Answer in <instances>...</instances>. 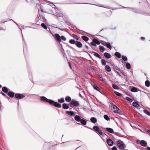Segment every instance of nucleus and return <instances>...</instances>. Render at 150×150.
<instances>
[{"mask_svg":"<svg viewBox=\"0 0 150 150\" xmlns=\"http://www.w3.org/2000/svg\"><path fill=\"white\" fill-rule=\"evenodd\" d=\"M40 100L42 102L47 103L50 105H53L57 108H60L61 107V104L59 103L54 101L53 100L49 99L44 96L40 97Z\"/></svg>","mask_w":150,"mask_h":150,"instance_id":"1","label":"nucleus"},{"mask_svg":"<svg viewBox=\"0 0 150 150\" xmlns=\"http://www.w3.org/2000/svg\"><path fill=\"white\" fill-rule=\"evenodd\" d=\"M117 145L120 149H123L125 148L126 146L124 142L120 140H117L116 142Z\"/></svg>","mask_w":150,"mask_h":150,"instance_id":"2","label":"nucleus"},{"mask_svg":"<svg viewBox=\"0 0 150 150\" xmlns=\"http://www.w3.org/2000/svg\"><path fill=\"white\" fill-rule=\"evenodd\" d=\"M111 108H112V110H113V112L115 113H119L121 112L120 110L115 105L113 104L112 103V104L111 105Z\"/></svg>","mask_w":150,"mask_h":150,"instance_id":"3","label":"nucleus"},{"mask_svg":"<svg viewBox=\"0 0 150 150\" xmlns=\"http://www.w3.org/2000/svg\"><path fill=\"white\" fill-rule=\"evenodd\" d=\"M136 143L138 144H140L142 146L146 147L147 146V143L144 140H139L137 139L136 141Z\"/></svg>","mask_w":150,"mask_h":150,"instance_id":"4","label":"nucleus"},{"mask_svg":"<svg viewBox=\"0 0 150 150\" xmlns=\"http://www.w3.org/2000/svg\"><path fill=\"white\" fill-rule=\"evenodd\" d=\"M69 105H72L74 106L77 107L79 105V103L78 101H76L74 100H72L71 101Z\"/></svg>","mask_w":150,"mask_h":150,"instance_id":"5","label":"nucleus"},{"mask_svg":"<svg viewBox=\"0 0 150 150\" xmlns=\"http://www.w3.org/2000/svg\"><path fill=\"white\" fill-rule=\"evenodd\" d=\"M25 96L23 94L20 93H16L15 95V97L18 99H22L24 98Z\"/></svg>","mask_w":150,"mask_h":150,"instance_id":"6","label":"nucleus"},{"mask_svg":"<svg viewBox=\"0 0 150 150\" xmlns=\"http://www.w3.org/2000/svg\"><path fill=\"white\" fill-rule=\"evenodd\" d=\"M66 113L68 115H70L71 116H75L76 112L73 111H67L66 112Z\"/></svg>","mask_w":150,"mask_h":150,"instance_id":"7","label":"nucleus"},{"mask_svg":"<svg viewBox=\"0 0 150 150\" xmlns=\"http://www.w3.org/2000/svg\"><path fill=\"white\" fill-rule=\"evenodd\" d=\"M88 52L90 53L93 54L95 56L98 58L99 59H101L100 56L98 53L92 51H88Z\"/></svg>","mask_w":150,"mask_h":150,"instance_id":"8","label":"nucleus"},{"mask_svg":"<svg viewBox=\"0 0 150 150\" xmlns=\"http://www.w3.org/2000/svg\"><path fill=\"white\" fill-rule=\"evenodd\" d=\"M107 142L110 146H112L114 144L113 142L110 139H108L107 140Z\"/></svg>","mask_w":150,"mask_h":150,"instance_id":"9","label":"nucleus"},{"mask_svg":"<svg viewBox=\"0 0 150 150\" xmlns=\"http://www.w3.org/2000/svg\"><path fill=\"white\" fill-rule=\"evenodd\" d=\"M93 4L94 5H95L97 6H99V7H104V8H108V9H110V8H111L110 7H109V6H107L104 5H103L102 4Z\"/></svg>","mask_w":150,"mask_h":150,"instance_id":"10","label":"nucleus"},{"mask_svg":"<svg viewBox=\"0 0 150 150\" xmlns=\"http://www.w3.org/2000/svg\"><path fill=\"white\" fill-rule=\"evenodd\" d=\"M133 106L137 109H140V106L136 102H134L132 103Z\"/></svg>","mask_w":150,"mask_h":150,"instance_id":"11","label":"nucleus"},{"mask_svg":"<svg viewBox=\"0 0 150 150\" xmlns=\"http://www.w3.org/2000/svg\"><path fill=\"white\" fill-rule=\"evenodd\" d=\"M56 39L59 42H61V37L58 34H55L54 35Z\"/></svg>","mask_w":150,"mask_h":150,"instance_id":"12","label":"nucleus"},{"mask_svg":"<svg viewBox=\"0 0 150 150\" xmlns=\"http://www.w3.org/2000/svg\"><path fill=\"white\" fill-rule=\"evenodd\" d=\"M75 45L76 46L79 48H81L82 46V44L81 43L78 41H76V43Z\"/></svg>","mask_w":150,"mask_h":150,"instance_id":"13","label":"nucleus"},{"mask_svg":"<svg viewBox=\"0 0 150 150\" xmlns=\"http://www.w3.org/2000/svg\"><path fill=\"white\" fill-rule=\"evenodd\" d=\"M74 118L75 120L78 122H80L81 119L79 115H76L74 117Z\"/></svg>","mask_w":150,"mask_h":150,"instance_id":"14","label":"nucleus"},{"mask_svg":"<svg viewBox=\"0 0 150 150\" xmlns=\"http://www.w3.org/2000/svg\"><path fill=\"white\" fill-rule=\"evenodd\" d=\"M131 91L133 92H136L140 91L135 87H133L131 89Z\"/></svg>","mask_w":150,"mask_h":150,"instance_id":"15","label":"nucleus"},{"mask_svg":"<svg viewBox=\"0 0 150 150\" xmlns=\"http://www.w3.org/2000/svg\"><path fill=\"white\" fill-rule=\"evenodd\" d=\"M106 130L108 132L111 133H114V132L113 129L109 127H107L106 128Z\"/></svg>","mask_w":150,"mask_h":150,"instance_id":"16","label":"nucleus"},{"mask_svg":"<svg viewBox=\"0 0 150 150\" xmlns=\"http://www.w3.org/2000/svg\"><path fill=\"white\" fill-rule=\"evenodd\" d=\"M62 108L64 109H67L69 108V106L68 104L64 103L62 104Z\"/></svg>","mask_w":150,"mask_h":150,"instance_id":"17","label":"nucleus"},{"mask_svg":"<svg viewBox=\"0 0 150 150\" xmlns=\"http://www.w3.org/2000/svg\"><path fill=\"white\" fill-rule=\"evenodd\" d=\"M93 88L94 89L96 90L97 91H99L100 92V93H101V92L100 91V89L96 85H94L93 86Z\"/></svg>","mask_w":150,"mask_h":150,"instance_id":"18","label":"nucleus"},{"mask_svg":"<svg viewBox=\"0 0 150 150\" xmlns=\"http://www.w3.org/2000/svg\"><path fill=\"white\" fill-rule=\"evenodd\" d=\"M105 69L108 72H110L111 71V68L108 65H106L105 67Z\"/></svg>","mask_w":150,"mask_h":150,"instance_id":"19","label":"nucleus"},{"mask_svg":"<svg viewBox=\"0 0 150 150\" xmlns=\"http://www.w3.org/2000/svg\"><path fill=\"white\" fill-rule=\"evenodd\" d=\"M104 55L107 59H109L111 57V55L107 52H105L104 53Z\"/></svg>","mask_w":150,"mask_h":150,"instance_id":"20","label":"nucleus"},{"mask_svg":"<svg viewBox=\"0 0 150 150\" xmlns=\"http://www.w3.org/2000/svg\"><path fill=\"white\" fill-rule=\"evenodd\" d=\"M81 38L86 42L87 41L89 40V38L87 37L84 35L82 36Z\"/></svg>","mask_w":150,"mask_h":150,"instance_id":"21","label":"nucleus"},{"mask_svg":"<svg viewBox=\"0 0 150 150\" xmlns=\"http://www.w3.org/2000/svg\"><path fill=\"white\" fill-rule=\"evenodd\" d=\"M80 122L82 125H86L87 123L86 121L85 120L83 119H81Z\"/></svg>","mask_w":150,"mask_h":150,"instance_id":"22","label":"nucleus"},{"mask_svg":"<svg viewBox=\"0 0 150 150\" xmlns=\"http://www.w3.org/2000/svg\"><path fill=\"white\" fill-rule=\"evenodd\" d=\"M90 121L93 123L96 122L97 121L96 119L94 117H91L90 119Z\"/></svg>","mask_w":150,"mask_h":150,"instance_id":"23","label":"nucleus"},{"mask_svg":"<svg viewBox=\"0 0 150 150\" xmlns=\"http://www.w3.org/2000/svg\"><path fill=\"white\" fill-rule=\"evenodd\" d=\"M8 95L11 98L14 97V93L13 92H9L8 93Z\"/></svg>","mask_w":150,"mask_h":150,"instance_id":"24","label":"nucleus"},{"mask_svg":"<svg viewBox=\"0 0 150 150\" xmlns=\"http://www.w3.org/2000/svg\"><path fill=\"white\" fill-rule=\"evenodd\" d=\"M131 11L135 13H139V10L138 9H136V8H132Z\"/></svg>","mask_w":150,"mask_h":150,"instance_id":"25","label":"nucleus"},{"mask_svg":"<svg viewBox=\"0 0 150 150\" xmlns=\"http://www.w3.org/2000/svg\"><path fill=\"white\" fill-rule=\"evenodd\" d=\"M44 1H45V2L47 3L50 4V5L51 6L52 8H54V6H55L51 2L46 0H44Z\"/></svg>","mask_w":150,"mask_h":150,"instance_id":"26","label":"nucleus"},{"mask_svg":"<svg viewBox=\"0 0 150 150\" xmlns=\"http://www.w3.org/2000/svg\"><path fill=\"white\" fill-rule=\"evenodd\" d=\"M65 100L66 102H69L71 100V98L70 96H68L65 97Z\"/></svg>","mask_w":150,"mask_h":150,"instance_id":"27","label":"nucleus"},{"mask_svg":"<svg viewBox=\"0 0 150 150\" xmlns=\"http://www.w3.org/2000/svg\"><path fill=\"white\" fill-rule=\"evenodd\" d=\"M2 90L5 93H7L8 92V88L6 87H3L2 88Z\"/></svg>","mask_w":150,"mask_h":150,"instance_id":"28","label":"nucleus"},{"mask_svg":"<svg viewBox=\"0 0 150 150\" xmlns=\"http://www.w3.org/2000/svg\"><path fill=\"white\" fill-rule=\"evenodd\" d=\"M115 55L119 58H120L121 57V55L118 52H115Z\"/></svg>","mask_w":150,"mask_h":150,"instance_id":"29","label":"nucleus"},{"mask_svg":"<svg viewBox=\"0 0 150 150\" xmlns=\"http://www.w3.org/2000/svg\"><path fill=\"white\" fill-rule=\"evenodd\" d=\"M99 48L100 52H103L105 51V49L104 47L102 46L99 45Z\"/></svg>","mask_w":150,"mask_h":150,"instance_id":"30","label":"nucleus"},{"mask_svg":"<svg viewBox=\"0 0 150 150\" xmlns=\"http://www.w3.org/2000/svg\"><path fill=\"white\" fill-rule=\"evenodd\" d=\"M64 101L65 100L64 98L63 97H62L60 99H58V101L59 102L61 103H64Z\"/></svg>","mask_w":150,"mask_h":150,"instance_id":"31","label":"nucleus"},{"mask_svg":"<svg viewBox=\"0 0 150 150\" xmlns=\"http://www.w3.org/2000/svg\"><path fill=\"white\" fill-rule=\"evenodd\" d=\"M105 46H106V47L109 49L110 50H111L112 46H111L110 43L107 42Z\"/></svg>","mask_w":150,"mask_h":150,"instance_id":"32","label":"nucleus"},{"mask_svg":"<svg viewBox=\"0 0 150 150\" xmlns=\"http://www.w3.org/2000/svg\"><path fill=\"white\" fill-rule=\"evenodd\" d=\"M145 85L147 87H149L150 85V83L149 81L146 80L145 82Z\"/></svg>","mask_w":150,"mask_h":150,"instance_id":"33","label":"nucleus"},{"mask_svg":"<svg viewBox=\"0 0 150 150\" xmlns=\"http://www.w3.org/2000/svg\"><path fill=\"white\" fill-rule=\"evenodd\" d=\"M69 42L71 44H75L76 41L74 40L71 39L69 40Z\"/></svg>","mask_w":150,"mask_h":150,"instance_id":"34","label":"nucleus"},{"mask_svg":"<svg viewBox=\"0 0 150 150\" xmlns=\"http://www.w3.org/2000/svg\"><path fill=\"white\" fill-rule=\"evenodd\" d=\"M100 135H102L103 136H104L106 134L105 133H103L102 130L101 129H99L97 132Z\"/></svg>","mask_w":150,"mask_h":150,"instance_id":"35","label":"nucleus"},{"mask_svg":"<svg viewBox=\"0 0 150 150\" xmlns=\"http://www.w3.org/2000/svg\"><path fill=\"white\" fill-rule=\"evenodd\" d=\"M126 65L127 68L128 69H129L131 68V65L128 62L126 63Z\"/></svg>","mask_w":150,"mask_h":150,"instance_id":"36","label":"nucleus"},{"mask_svg":"<svg viewBox=\"0 0 150 150\" xmlns=\"http://www.w3.org/2000/svg\"><path fill=\"white\" fill-rule=\"evenodd\" d=\"M103 117L104 119L108 121L110 120V118L108 115H105Z\"/></svg>","mask_w":150,"mask_h":150,"instance_id":"37","label":"nucleus"},{"mask_svg":"<svg viewBox=\"0 0 150 150\" xmlns=\"http://www.w3.org/2000/svg\"><path fill=\"white\" fill-rule=\"evenodd\" d=\"M144 112L149 116H150V112L147 110H143Z\"/></svg>","mask_w":150,"mask_h":150,"instance_id":"38","label":"nucleus"},{"mask_svg":"<svg viewBox=\"0 0 150 150\" xmlns=\"http://www.w3.org/2000/svg\"><path fill=\"white\" fill-rule=\"evenodd\" d=\"M41 26L44 29H47V26L44 23H42L41 24Z\"/></svg>","mask_w":150,"mask_h":150,"instance_id":"39","label":"nucleus"},{"mask_svg":"<svg viewBox=\"0 0 150 150\" xmlns=\"http://www.w3.org/2000/svg\"><path fill=\"white\" fill-rule=\"evenodd\" d=\"M112 86L113 88L115 89L118 90L119 89V87L115 84H112Z\"/></svg>","mask_w":150,"mask_h":150,"instance_id":"40","label":"nucleus"},{"mask_svg":"<svg viewBox=\"0 0 150 150\" xmlns=\"http://www.w3.org/2000/svg\"><path fill=\"white\" fill-rule=\"evenodd\" d=\"M114 93L115 95L119 96H121L122 95L121 93L116 91H115L114 92Z\"/></svg>","mask_w":150,"mask_h":150,"instance_id":"41","label":"nucleus"},{"mask_svg":"<svg viewBox=\"0 0 150 150\" xmlns=\"http://www.w3.org/2000/svg\"><path fill=\"white\" fill-rule=\"evenodd\" d=\"M93 129L97 132L100 129L98 127L96 126H93Z\"/></svg>","mask_w":150,"mask_h":150,"instance_id":"42","label":"nucleus"},{"mask_svg":"<svg viewBox=\"0 0 150 150\" xmlns=\"http://www.w3.org/2000/svg\"><path fill=\"white\" fill-rule=\"evenodd\" d=\"M93 40H94L95 42L96 45L97 44L99 45L100 44V42L97 39L95 38H93Z\"/></svg>","mask_w":150,"mask_h":150,"instance_id":"43","label":"nucleus"},{"mask_svg":"<svg viewBox=\"0 0 150 150\" xmlns=\"http://www.w3.org/2000/svg\"><path fill=\"white\" fill-rule=\"evenodd\" d=\"M122 59H121V60H122L123 61H127V58L126 57L124 56H122Z\"/></svg>","mask_w":150,"mask_h":150,"instance_id":"44","label":"nucleus"},{"mask_svg":"<svg viewBox=\"0 0 150 150\" xmlns=\"http://www.w3.org/2000/svg\"><path fill=\"white\" fill-rule=\"evenodd\" d=\"M101 62L102 64L103 65H105L106 63V62L104 59H103L101 60Z\"/></svg>","mask_w":150,"mask_h":150,"instance_id":"45","label":"nucleus"},{"mask_svg":"<svg viewBox=\"0 0 150 150\" xmlns=\"http://www.w3.org/2000/svg\"><path fill=\"white\" fill-rule=\"evenodd\" d=\"M126 98L127 100L130 103L132 102L133 101V100L129 97H126Z\"/></svg>","mask_w":150,"mask_h":150,"instance_id":"46","label":"nucleus"},{"mask_svg":"<svg viewBox=\"0 0 150 150\" xmlns=\"http://www.w3.org/2000/svg\"><path fill=\"white\" fill-rule=\"evenodd\" d=\"M91 45L93 46H96L95 42V41H94V40H93V41L91 42Z\"/></svg>","mask_w":150,"mask_h":150,"instance_id":"47","label":"nucleus"},{"mask_svg":"<svg viewBox=\"0 0 150 150\" xmlns=\"http://www.w3.org/2000/svg\"><path fill=\"white\" fill-rule=\"evenodd\" d=\"M99 76L100 81H104L103 77L100 75H99Z\"/></svg>","mask_w":150,"mask_h":150,"instance_id":"48","label":"nucleus"},{"mask_svg":"<svg viewBox=\"0 0 150 150\" xmlns=\"http://www.w3.org/2000/svg\"><path fill=\"white\" fill-rule=\"evenodd\" d=\"M11 20H12L14 23L18 26L19 29H20L21 30V26L18 25L14 21L12 20V19H11Z\"/></svg>","mask_w":150,"mask_h":150,"instance_id":"49","label":"nucleus"},{"mask_svg":"<svg viewBox=\"0 0 150 150\" xmlns=\"http://www.w3.org/2000/svg\"><path fill=\"white\" fill-rule=\"evenodd\" d=\"M61 39L64 41H65L66 40V38L64 36H61Z\"/></svg>","mask_w":150,"mask_h":150,"instance_id":"50","label":"nucleus"},{"mask_svg":"<svg viewBox=\"0 0 150 150\" xmlns=\"http://www.w3.org/2000/svg\"><path fill=\"white\" fill-rule=\"evenodd\" d=\"M143 130L144 131L148 132V133L150 132V131L149 130H148L147 129H146V128H144L143 129Z\"/></svg>","mask_w":150,"mask_h":150,"instance_id":"51","label":"nucleus"},{"mask_svg":"<svg viewBox=\"0 0 150 150\" xmlns=\"http://www.w3.org/2000/svg\"><path fill=\"white\" fill-rule=\"evenodd\" d=\"M0 93L2 94L3 96H6V98H9L3 92H1Z\"/></svg>","mask_w":150,"mask_h":150,"instance_id":"52","label":"nucleus"},{"mask_svg":"<svg viewBox=\"0 0 150 150\" xmlns=\"http://www.w3.org/2000/svg\"><path fill=\"white\" fill-rule=\"evenodd\" d=\"M107 42L104 41H102V44L104 46H106Z\"/></svg>","mask_w":150,"mask_h":150,"instance_id":"53","label":"nucleus"},{"mask_svg":"<svg viewBox=\"0 0 150 150\" xmlns=\"http://www.w3.org/2000/svg\"><path fill=\"white\" fill-rule=\"evenodd\" d=\"M123 8H126V9L129 10H130V11H131L132 8H131L127 7H124Z\"/></svg>","mask_w":150,"mask_h":150,"instance_id":"54","label":"nucleus"},{"mask_svg":"<svg viewBox=\"0 0 150 150\" xmlns=\"http://www.w3.org/2000/svg\"><path fill=\"white\" fill-rule=\"evenodd\" d=\"M112 150H117L116 147L115 146H113L112 148Z\"/></svg>","mask_w":150,"mask_h":150,"instance_id":"55","label":"nucleus"},{"mask_svg":"<svg viewBox=\"0 0 150 150\" xmlns=\"http://www.w3.org/2000/svg\"><path fill=\"white\" fill-rule=\"evenodd\" d=\"M115 72L120 77L121 76V75L117 71L115 70Z\"/></svg>","mask_w":150,"mask_h":150,"instance_id":"56","label":"nucleus"},{"mask_svg":"<svg viewBox=\"0 0 150 150\" xmlns=\"http://www.w3.org/2000/svg\"><path fill=\"white\" fill-rule=\"evenodd\" d=\"M46 30H47V31H48L49 33H52L51 31L50 28H47V29H46Z\"/></svg>","mask_w":150,"mask_h":150,"instance_id":"57","label":"nucleus"},{"mask_svg":"<svg viewBox=\"0 0 150 150\" xmlns=\"http://www.w3.org/2000/svg\"><path fill=\"white\" fill-rule=\"evenodd\" d=\"M110 135H111L112 136V140H113L112 141H115V140H116V139L115 137H113V136L112 135V134H110Z\"/></svg>","mask_w":150,"mask_h":150,"instance_id":"58","label":"nucleus"},{"mask_svg":"<svg viewBox=\"0 0 150 150\" xmlns=\"http://www.w3.org/2000/svg\"><path fill=\"white\" fill-rule=\"evenodd\" d=\"M85 47H86V48L87 50H88L89 49V47H88V46H87V45H85Z\"/></svg>","mask_w":150,"mask_h":150,"instance_id":"59","label":"nucleus"},{"mask_svg":"<svg viewBox=\"0 0 150 150\" xmlns=\"http://www.w3.org/2000/svg\"><path fill=\"white\" fill-rule=\"evenodd\" d=\"M53 27H55L56 28H58L57 27L55 26L56 25V24H53Z\"/></svg>","mask_w":150,"mask_h":150,"instance_id":"60","label":"nucleus"},{"mask_svg":"<svg viewBox=\"0 0 150 150\" xmlns=\"http://www.w3.org/2000/svg\"><path fill=\"white\" fill-rule=\"evenodd\" d=\"M147 150H150V147H148L147 148Z\"/></svg>","mask_w":150,"mask_h":150,"instance_id":"61","label":"nucleus"},{"mask_svg":"<svg viewBox=\"0 0 150 150\" xmlns=\"http://www.w3.org/2000/svg\"><path fill=\"white\" fill-rule=\"evenodd\" d=\"M141 38L142 40H144L145 39V38L144 37H141Z\"/></svg>","mask_w":150,"mask_h":150,"instance_id":"62","label":"nucleus"},{"mask_svg":"<svg viewBox=\"0 0 150 150\" xmlns=\"http://www.w3.org/2000/svg\"><path fill=\"white\" fill-rule=\"evenodd\" d=\"M111 29L114 30L116 29V27H114V28H111Z\"/></svg>","mask_w":150,"mask_h":150,"instance_id":"63","label":"nucleus"},{"mask_svg":"<svg viewBox=\"0 0 150 150\" xmlns=\"http://www.w3.org/2000/svg\"><path fill=\"white\" fill-rule=\"evenodd\" d=\"M122 63H123L124 64H126V62H122Z\"/></svg>","mask_w":150,"mask_h":150,"instance_id":"64","label":"nucleus"}]
</instances>
